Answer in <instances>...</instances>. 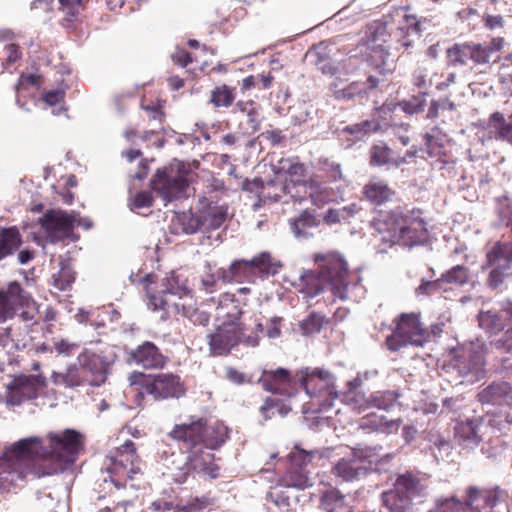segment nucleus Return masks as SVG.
Listing matches in <instances>:
<instances>
[{
	"instance_id": "f257e3e1",
	"label": "nucleus",
	"mask_w": 512,
	"mask_h": 512,
	"mask_svg": "<svg viewBox=\"0 0 512 512\" xmlns=\"http://www.w3.org/2000/svg\"><path fill=\"white\" fill-rule=\"evenodd\" d=\"M230 430L224 422H210L206 417L191 415L187 421L175 424L167 436L179 449V454L163 452L166 474L182 484L197 473L205 478L216 479L220 466L209 451L219 450L229 439Z\"/></svg>"
},
{
	"instance_id": "f03ea898",
	"label": "nucleus",
	"mask_w": 512,
	"mask_h": 512,
	"mask_svg": "<svg viewBox=\"0 0 512 512\" xmlns=\"http://www.w3.org/2000/svg\"><path fill=\"white\" fill-rule=\"evenodd\" d=\"M47 440L49 451L41 457L36 456V438L22 439L4 452L0 457V494L28 476L41 478L66 470L84 449V436L74 429L51 432Z\"/></svg>"
},
{
	"instance_id": "7ed1b4c3",
	"label": "nucleus",
	"mask_w": 512,
	"mask_h": 512,
	"mask_svg": "<svg viewBox=\"0 0 512 512\" xmlns=\"http://www.w3.org/2000/svg\"><path fill=\"white\" fill-rule=\"evenodd\" d=\"M365 62L368 67L367 78L363 83L367 93L377 89L385 82L394 68L388 62L387 31L384 25H369L366 32Z\"/></svg>"
},
{
	"instance_id": "20e7f679",
	"label": "nucleus",
	"mask_w": 512,
	"mask_h": 512,
	"mask_svg": "<svg viewBox=\"0 0 512 512\" xmlns=\"http://www.w3.org/2000/svg\"><path fill=\"white\" fill-rule=\"evenodd\" d=\"M315 262L319 265V277L326 282L332 294L341 300L351 298V291L360 285V277L348 269L347 262L335 252L316 255Z\"/></svg>"
},
{
	"instance_id": "39448f33",
	"label": "nucleus",
	"mask_w": 512,
	"mask_h": 512,
	"mask_svg": "<svg viewBox=\"0 0 512 512\" xmlns=\"http://www.w3.org/2000/svg\"><path fill=\"white\" fill-rule=\"evenodd\" d=\"M383 222L393 238L409 246L421 243L428 233L423 211L417 207L397 206L386 214Z\"/></svg>"
},
{
	"instance_id": "423d86ee",
	"label": "nucleus",
	"mask_w": 512,
	"mask_h": 512,
	"mask_svg": "<svg viewBox=\"0 0 512 512\" xmlns=\"http://www.w3.org/2000/svg\"><path fill=\"white\" fill-rule=\"evenodd\" d=\"M512 400V385L507 381L492 382L482 390V425L491 433L512 432V417L502 410L485 409V405L503 406Z\"/></svg>"
},
{
	"instance_id": "0eeeda50",
	"label": "nucleus",
	"mask_w": 512,
	"mask_h": 512,
	"mask_svg": "<svg viewBox=\"0 0 512 512\" xmlns=\"http://www.w3.org/2000/svg\"><path fill=\"white\" fill-rule=\"evenodd\" d=\"M241 310L228 314V320L219 325L216 330L208 335L209 350L212 356H226L239 344L250 347L259 345L258 335H246V327L240 321Z\"/></svg>"
},
{
	"instance_id": "6e6552de",
	"label": "nucleus",
	"mask_w": 512,
	"mask_h": 512,
	"mask_svg": "<svg viewBox=\"0 0 512 512\" xmlns=\"http://www.w3.org/2000/svg\"><path fill=\"white\" fill-rule=\"evenodd\" d=\"M428 494V479L421 473L407 471L398 475L394 488L382 494L384 506L390 512H406L415 498Z\"/></svg>"
},
{
	"instance_id": "1a4fd4ad",
	"label": "nucleus",
	"mask_w": 512,
	"mask_h": 512,
	"mask_svg": "<svg viewBox=\"0 0 512 512\" xmlns=\"http://www.w3.org/2000/svg\"><path fill=\"white\" fill-rule=\"evenodd\" d=\"M19 312L24 322L35 321L39 306L34 298L17 281L8 283L7 289H0V322H5Z\"/></svg>"
},
{
	"instance_id": "9d476101",
	"label": "nucleus",
	"mask_w": 512,
	"mask_h": 512,
	"mask_svg": "<svg viewBox=\"0 0 512 512\" xmlns=\"http://www.w3.org/2000/svg\"><path fill=\"white\" fill-rule=\"evenodd\" d=\"M382 446H357L340 458L332 468V474L351 482L366 474L381 457Z\"/></svg>"
},
{
	"instance_id": "9b49d317",
	"label": "nucleus",
	"mask_w": 512,
	"mask_h": 512,
	"mask_svg": "<svg viewBox=\"0 0 512 512\" xmlns=\"http://www.w3.org/2000/svg\"><path fill=\"white\" fill-rule=\"evenodd\" d=\"M141 460L136 453L135 444L127 440L115 452L106 457L105 470L110 474L111 482L119 489L124 488L128 480H132L141 472Z\"/></svg>"
},
{
	"instance_id": "f8f14e48",
	"label": "nucleus",
	"mask_w": 512,
	"mask_h": 512,
	"mask_svg": "<svg viewBox=\"0 0 512 512\" xmlns=\"http://www.w3.org/2000/svg\"><path fill=\"white\" fill-rule=\"evenodd\" d=\"M129 382L131 385H140L139 395H151L155 400L180 398L186 391L180 377L172 373L146 376L134 372L129 376Z\"/></svg>"
},
{
	"instance_id": "ddd939ff",
	"label": "nucleus",
	"mask_w": 512,
	"mask_h": 512,
	"mask_svg": "<svg viewBox=\"0 0 512 512\" xmlns=\"http://www.w3.org/2000/svg\"><path fill=\"white\" fill-rule=\"evenodd\" d=\"M482 329L492 348L512 356V303L500 312L482 311Z\"/></svg>"
},
{
	"instance_id": "4468645a",
	"label": "nucleus",
	"mask_w": 512,
	"mask_h": 512,
	"mask_svg": "<svg viewBox=\"0 0 512 512\" xmlns=\"http://www.w3.org/2000/svg\"><path fill=\"white\" fill-rule=\"evenodd\" d=\"M427 341L428 333L422 327L419 315L402 313L393 333L386 338V345L389 350L397 351L407 345L423 346Z\"/></svg>"
},
{
	"instance_id": "2eb2a0df",
	"label": "nucleus",
	"mask_w": 512,
	"mask_h": 512,
	"mask_svg": "<svg viewBox=\"0 0 512 512\" xmlns=\"http://www.w3.org/2000/svg\"><path fill=\"white\" fill-rule=\"evenodd\" d=\"M384 25L387 31V41L394 38L401 46L408 48L412 45L411 34L421 32L420 23L414 15L408 13V6L395 8L385 21H375L371 25Z\"/></svg>"
},
{
	"instance_id": "dca6fc26",
	"label": "nucleus",
	"mask_w": 512,
	"mask_h": 512,
	"mask_svg": "<svg viewBox=\"0 0 512 512\" xmlns=\"http://www.w3.org/2000/svg\"><path fill=\"white\" fill-rule=\"evenodd\" d=\"M150 186L152 191L163 200L170 202L185 194L189 182L186 173L174 170L172 167H164L156 171Z\"/></svg>"
},
{
	"instance_id": "f3484780",
	"label": "nucleus",
	"mask_w": 512,
	"mask_h": 512,
	"mask_svg": "<svg viewBox=\"0 0 512 512\" xmlns=\"http://www.w3.org/2000/svg\"><path fill=\"white\" fill-rule=\"evenodd\" d=\"M46 384L45 377L41 375L15 376L6 386V404L20 406L26 401L34 400Z\"/></svg>"
},
{
	"instance_id": "a211bd4d",
	"label": "nucleus",
	"mask_w": 512,
	"mask_h": 512,
	"mask_svg": "<svg viewBox=\"0 0 512 512\" xmlns=\"http://www.w3.org/2000/svg\"><path fill=\"white\" fill-rule=\"evenodd\" d=\"M38 222L52 243L63 241L73 233L76 212L68 213L61 209H50L39 218Z\"/></svg>"
},
{
	"instance_id": "6ab92c4d",
	"label": "nucleus",
	"mask_w": 512,
	"mask_h": 512,
	"mask_svg": "<svg viewBox=\"0 0 512 512\" xmlns=\"http://www.w3.org/2000/svg\"><path fill=\"white\" fill-rule=\"evenodd\" d=\"M293 188L292 183H285L278 177L264 182L261 178L253 180L246 179L243 182L242 188L245 191L256 194L263 202L273 201L277 202L283 200L285 189Z\"/></svg>"
},
{
	"instance_id": "aec40b11",
	"label": "nucleus",
	"mask_w": 512,
	"mask_h": 512,
	"mask_svg": "<svg viewBox=\"0 0 512 512\" xmlns=\"http://www.w3.org/2000/svg\"><path fill=\"white\" fill-rule=\"evenodd\" d=\"M258 382L265 391L273 394L291 397L295 391L294 378L285 368L263 370Z\"/></svg>"
},
{
	"instance_id": "412c9836",
	"label": "nucleus",
	"mask_w": 512,
	"mask_h": 512,
	"mask_svg": "<svg viewBox=\"0 0 512 512\" xmlns=\"http://www.w3.org/2000/svg\"><path fill=\"white\" fill-rule=\"evenodd\" d=\"M140 107L147 114V120L154 123V127L149 130H145L140 138L143 141H151L153 138V144L157 148L163 147L165 141L163 137H159L160 133L164 131L163 124L165 121L164 105L158 100L156 102H148L145 98L141 100Z\"/></svg>"
},
{
	"instance_id": "4be33fe9",
	"label": "nucleus",
	"mask_w": 512,
	"mask_h": 512,
	"mask_svg": "<svg viewBox=\"0 0 512 512\" xmlns=\"http://www.w3.org/2000/svg\"><path fill=\"white\" fill-rule=\"evenodd\" d=\"M128 361L144 369H162L168 362L160 348L151 341H144L128 353Z\"/></svg>"
},
{
	"instance_id": "5701e85b",
	"label": "nucleus",
	"mask_w": 512,
	"mask_h": 512,
	"mask_svg": "<svg viewBox=\"0 0 512 512\" xmlns=\"http://www.w3.org/2000/svg\"><path fill=\"white\" fill-rule=\"evenodd\" d=\"M79 362L90 386L98 387L106 381L108 364L101 356L86 352L80 355Z\"/></svg>"
},
{
	"instance_id": "b1692460",
	"label": "nucleus",
	"mask_w": 512,
	"mask_h": 512,
	"mask_svg": "<svg viewBox=\"0 0 512 512\" xmlns=\"http://www.w3.org/2000/svg\"><path fill=\"white\" fill-rule=\"evenodd\" d=\"M418 150L415 147L407 150L404 157L396 154L390 147L385 143L381 142L375 144L370 149V165L371 166H384L394 165L400 166L407 161V158H414L417 155Z\"/></svg>"
},
{
	"instance_id": "393cba45",
	"label": "nucleus",
	"mask_w": 512,
	"mask_h": 512,
	"mask_svg": "<svg viewBox=\"0 0 512 512\" xmlns=\"http://www.w3.org/2000/svg\"><path fill=\"white\" fill-rule=\"evenodd\" d=\"M448 63L452 66L478 64L480 62V44L455 43L446 51Z\"/></svg>"
},
{
	"instance_id": "a878e982",
	"label": "nucleus",
	"mask_w": 512,
	"mask_h": 512,
	"mask_svg": "<svg viewBox=\"0 0 512 512\" xmlns=\"http://www.w3.org/2000/svg\"><path fill=\"white\" fill-rule=\"evenodd\" d=\"M300 374L301 377L298 381L310 396H315L325 390L332 380V375L329 371L319 368L313 370L306 368Z\"/></svg>"
},
{
	"instance_id": "bb28decb",
	"label": "nucleus",
	"mask_w": 512,
	"mask_h": 512,
	"mask_svg": "<svg viewBox=\"0 0 512 512\" xmlns=\"http://www.w3.org/2000/svg\"><path fill=\"white\" fill-rule=\"evenodd\" d=\"M479 495V489L476 486H470L466 490L464 501H460L456 497L438 500L436 512H478L473 504Z\"/></svg>"
},
{
	"instance_id": "cd10ccee",
	"label": "nucleus",
	"mask_w": 512,
	"mask_h": 512,
	"mask_svg": "<svg viewBox=\"0 0 512 512\" xmlns=\"http://www.w3.org/2000/svg\"><path fill=\"white\" fill-rule=\"evenodd\" d=\"M364 198L371 204L380 206L391 201L396 191L383 180H370L362 190Z\"/></svg>"
},
{
	"instance_id": "c85d7f7f",
	"label": "nucleus",
	"mask_w": 512,
	"mask_h": 512,
	"mask_svg": "<svg viewBox=\"0 0 512 512\" xmlns=\"http://www.w3.org/2000/svg\"><path fill=\"white\" fill-rule=\"evenodd\" d=\"M224 282H254L256 279L251 260H235L228 270H223L219 275Z\"/></svg>"
},
{
	"instance_id": "c756f323",
	"label": "nucleus",
	"mask_w": 512,
	"mask_h": 512,
	"mask_svg": "<svg viewBox=\"0 0 512 512\" xmlns=\"http://www.w3.org/2000/svg\"><path fill=\"white\" fill-rule=\"evenodd\" d=\"M482 512H508V492L498 486L482 489Z\"/></svg>"
},
{
	"instance_id": "7c9ffc66",
	"label": "nucleus",
	"mask_w": 512,
	"mask_h": 512,
	"mask_svg": "<svg viewBox=\"0 0 512 512\" xmlns=\"http://www.w3.org/2000/svg\"><path fill=\"white\" fill-rule=\"evenodd\" d=\"M320 512H353L346 497L338 489L331 488L323 492L319 500Z\"/></svg>"
},
{
	"instance_id": "2f4dec72",
	"label": "nucleus",
	"mask_w": 512,
	"mask_h": 512,
	"mask_svg": "<svg viewBox=\"0 0 512 512\" xmlns=\"http://www.w3.org/2000/svg\"><path fill=\"white\" fill-rule=\"evenodd\" d=\"M88 0H58L59 11L63 14L61 25L67 29L75 27L80 22L81 14Z\"/></svg>"
},
{
	"instance_id": "473e14b6",
	"label": "nucleus",
	"mask_w": 512,
	"mask_h": 512,
	"mask_svg": "<svg viewBox=\"0 0 512 512\" xmlns=\"http://www.w3.org/2000/svg\"><path fill=\"white\" fill-rule=\"evenodd\" d=\"M320 224L314 210L305 209L294 218L289 220L291 231L297 237H308L310 235L309 229L315 228Z\"/></svg>"
},
{
	"instance_id": "72a5a7b5",
	"label": "nucleus",
	"mask_w": 512,
	"mask_h": 512,
	"mask_svg": "<svg viewBox=\"0 0 512 512\" xmlns=\"http://www.w3.org/2000/svg\"><path fill=\"white\" fill-rule=\"evenodd\" d=\"M22 244V236L16 227L0 229V261L12 255Z\"/></svg>"
},
{
	"instance_id": "f704fd0d",
	"label": "nucleus",
	"mask_w": 512,
	"mask_h": 512,
	"mask_svg": "<svg viewBox=\"0 0 512 512\" xmlns=\"http://www.w3.org/2000/svg\"><path fill=\"white\" fill-rule=\"evenodd\" d=\"M398 398L399 394L395 391H376L358 407L359 409L377 408L388 411L395 405Z\"/></svg>"
},
{
	"instance_id": "c9c22d12",
	"label": "nucleus",
	"mask_w": 512,
	"mask_h": 512,
	"mask_svg": "<svg viewBox=\"0 0 512 512\" xmlns=\"http://www.w3.org/2000/svg\"><path fill=\"white\" fill-rule=\"evenodd\" d=\"M76 279V273L71 264L61 259L59 261V270L52 274L51 285L58 291H67L71 289Z\"/></svg>"
},
{
	"instance_id": "e433bc0d",
	"label": "nucleus",
	"mask_w": 512,
	"mask_h": 512,
	"mask_svg": "<svg viewBox=\"0 0 512 512\" xmlns=\"http://www.w3.org/2000/svg\"><path fill=\"white\" fill-rule=\"evenodd\" d=\"M400 422V419L387 420L384 416L369 414L361 419L359 428L368 431L392 432L398 430Z\"/></svg>"
},
{
	"instance_id": "4c0bfd02",
	"label": "nucleus",
	"mask_w": 512,
	"mask_h": 512,
	"mask_svg": "<svg viewBox=\"0 0 512 512\" xmlns=\"http://www.w3.org/2000/svg\"><path fill=\"white\" fill-rule=\"evenodd\" d=\"M279 486L305 489L311 486V482L306 469L289 466L286 473L279 479Z\"/></svg>"
},
{
	"instance_id": "58836bf2",
	"label": "nucleus",
	"mask_w": 512,
	"mask_h": 512,
	"mask_svg": "<svg viewBox=\"0 0 512 512\" xmlns=\"http://www.w3.org/2000/svg\"><path fill=\"white\" fill-rule=\"evenodd\" d=\"M239 111L247 116V129L256 133L261 126L260 106L253 100H240L235 105V112Z\"/></svg>"
},
{
	"instance_id": "ea45409f",
	"label": "nucleus",
	"mask_w": 512,
	"mask_h": 512,
	"mask_svg": "<svg viewBox=\"0 0 512 512\" xmlns=\"http://www.w3.org/2000/svg\"><path fill=\"white\" fill-rule=\"evenodd\" d=\"M318 172L325 183H336L345 180L341 164L329 158L318 160Z\"/></svg>"
},
{
	"instance_id": "a19ab883",
	"label": "nucleus",
	"mask_w": 512,
	"mask_h": 512,
	"mask_svg": "<svg viewBox=\"0 0 512 512\" xmlns=\"http://www.w3.org/2000/svg\"><path fill=\"white\" fill-rule=\"evenodd\" d=\"M478 420L467 419L457 423L455 426V438L459 444L468 446L469 444H478L477 431H478Z\"/></svg>"
},
{
	"instance_id": "79ce46f5",
	"label": "nucleus",
	"mask_w": 512,
	"mask_h": 512,
	"mask_svg": "<svg viewBox=\"0 0 512 512\" xmlns=\"http://www.w3.org/2000/svg\"><path fill=\"white\" fill-rule=\"evenodd\" d=\"M488 128L492 129L491 133H494L496 138L512 144V116L506 121L502 113L494 112L489 118Z\"/></svg>"
},
{
	"instance_id": "37998d69",
	"label": "nucleus",
	"mask_w": 512,
	"mask_h": 512,
	"mask_svg": "<svg viewBox=\"0 0 512 512\" xmlns=\"http://www.w3.org/2000/svg\"><path fill=\"white\" fill-rule=\"evenodd\" d=\"M236 99V88L222 84L214 87L210 92L209 102L215 108H229Z\"/></svg>"
},
{
	"instance_id": "c03bdc74",
	"label": "nucleus",
	"mask_w": 512,
	"mask_h": 512,
	"mask_svg": "<svg viewBox=\"0 0 512 512\" xmlns=\"http://www.w3.org/2000/svg\"><path fill=\"white\" fill-rule=\"evenodd\" d=\"M256 278L274 275L278 272L280 264L268 252H262L251 259Z\"/></svg>"
},
{
	"instance_id": "a18cd8bd",
	"label": "nucleus",
	"mask_w": 512,
	"mask_h": 512,
	"mask_svg": "<svg viewBox=\"0 0 512 512\" xmlns=\"http://www.w3.org/2000/svg\"><path fill=\"white\" fill-rule=\"evenodd\" d=\"M56 384H62L68 388L89 385V380L82 371L81 367H69L64 374H58L54 378Z\"/></svg>"
},
{
	"instance_id": "49530a36",
	"label": "nucleus",
	"mask_w": 512,
	"mask_h": 512,
	"mask_svg": "<svg viewBox=\"0 0 512 512\" xmlns=\"http://www.w3.org/2000/svg\"><path fill=\"white\" fill-rule=\"evenodd\" d=\"M279 169L285 171L290 176V180L297 181L299 184H302L303 178L307 174L306 165L299 162L297 158L281 159L279 161Z\"/></svg>"
},
{
	"instance_id": "de8ad7c7",
	"label": "nucleus",
	"mask_w": 512,
	"mask_h": 512,
	"mask_svg": "<svg viewBox=\"0 0 512 512\" xmlns=\"http://www.w3.org/2000/svg\"><path fill=\"white\" fill-rule=\"evenodd\" d=\"M379 129V124L375 121L364 120L360 123L348 125L343 128V133L352 136L353 140H362L372 132Z\"/></svg>"
},
{
	"instance_id": "09e8293b",
	"label": "nucleus",
	"mask_w": 512,
	"mask_h": 512,
	"mask_svg": "<svg viewBox=\"0 0 512 512\" xmlns=\"http://www.w3.org/2000/svg\"><path fill=\"white\" fill-rule=\"evenodd\" d=\"M441 285L443 283L454 284V285H463L468 282L469 273L466 267L457 265L452 267L449 271L442 275Z\"/></svg>"
},
{
	"instance_id": "8fccbe9b",
	"label": "nucleus",
	"mask_w": 512,
	"mask_h": 512,
	"mask_svg": "<svg viewBox=\"0 0 512 512\" xmlns=\"http://www.w3.org/2000/svg\"><path fill=\"white\" fill-rule=\"evenodd\" d=\"M325 322L326 318L323 315L316 312L310 313L307 318L300 323L302 334L311 335L320 332Z\"/></svg>"
},
{
	"instance_id": "3c124183",
	"label": "nucleus",
	"mask_w": 512,
	"mask_h": 512,
	"mask_svg": "<svg viewBox=\"0 0 512 512\" xmlns=\"http://www.w3.org/2000/svg\"><path fill=\"white\" fill-rule=\"evenodd\" d=\"M227 218V208L219 206L210 209L205 217V223L210 229H218Z\"/></svg>"
},
{
	"instance_id": "603ef678",
	"label": "nucleus",
	"mask_w": 512,
	"mask_h": 512,
	"mask_svg": "<svg viewBox=\"0 0 512 512\" xmlns=\"http://www.w3.org/2000/svg\"><path fill=\"white\" fill-rule=\"evenodd\" d=\"M309 198L312 204L318 208H322L334 199L332 188L323 186L320 190L309 193Z\"/></svg>"
},
{
	"instance_id": "864d4df0",
	"label": "nucleus",
	"mask_w": 512,
	"mask_h": 512,
	"mask_svg": "<svg viewBox=\"0 0 512 512\" xmlns=\"http://www.w3.org/2000/svg\"><path fill=\"white\" fill-rule=\"evenodd\" d=\"M312 456V452H306L297 448L289 456V466L306 469V466L311 462Z\"/></svg>"
},
{
	"instance_id": "5fc2aeb1",
	"label": "nucleus",
	"mask_w": 512,
	"mask_h": 512,
	"mask_svg": "<svg viewBox=\"0 0 512 512\" xmlns=\"http://www.w3.org/2000/svg\"><path fill=\"white\" fill-rule=\"evenodd\" d=\"M367 94L364 84L359 81H354L347 85L345 88L337 92V98L340 99H353L356 96Z\"/></svg>"
},
{
	"instance_id": "6e6d98bb",
	"label": "nucleus",
	"mask_w": 512,
	"mask_h": 512,
	"mask_svg": "<svg viewBox=\"0 0 512 512\" xmlns=\"http://www.w3.org/2000/svg\"><path fill=\"white\" fill-rule=\"evenodd\" d=\"M505 452V446L499 437L492 440L487 448L482 447V454H486L487 458L500 461Z\"/></svg>"
},
{
	"instance_id": "4d7b16f0",
	"label": "nucleus",
	"mask_w": 512,
	"mask_h": 512,
	"mask_svg": "<svg viewBox=\"0 0 512 512\" xmlns=\"http://www.w3.org/2000/svg\"><path fill=\"white\" fill-rule=\"evenodd\" d=\"M5 65L12 67L22 60V50L19 45L11 43L5 46Z\"/></svg>"
},
{
	"instance_id": "13d9d810",
	"label": "nucleus",
	"mask_w": 512,
	"mask_h": 512,
	"mask_svg": "<svg viewBox=\"0 0 512 512\" xmlns=\"http://www.w3.org/2000/svg\"><path fill=\"white\" fill-rule=\"evenodd\" d=\"M498 10L497 7L491 8L489 6L486 7L484 26L489 30H495L497 28H502L504 25V19L501 15H494L493 12Z\"/></svg>"
},
{
	"instance_id": "bf43d9fd",
	"label": "nucleus",
	"mask_w": 512,
	"mask_h": 512,
	"mask_svg": "<svg viewBox=\"0 0 512 512\" xmlns=\"http://www.w3.org/2000/svg\"><path fill=\"white\" fill-rule=\"evenodd\" d=\"M424 139L427 154L430 157H438L442 162H447L446 159H443V156H446V154L442 153V147L437 145L434 136L429 133H426L424 135Z\"/></svg>"
},
{
	"instance_id": "052dcab7",
	"label": "nucleus",
	"mask_w": 512,
	"mask_h": 512,
	"mask_svg": "<svg viewBox=\"0 0 512 512\" xmlns=\"http://www.w3.org/2000/svg\"><path fill=\"white\" fill-rule=\"evenodd\" d=\"M503 44L504 39L502 37H496L491 40L487 47H482V64L490 62L492 55L499 52L502 49Z\"/></svg>"
},
{
	"instance_id": "680f3d73",
	"label": "nucleus",
	"mask_w": 512,
	"mask_h": 512,
	"mask_svg": "<svg viewBox=\"0 0 512 512\" xmlns=\"http://www.w3.org/2000/svg\"><path fill=\"white\" fill-rule=\"evenodd\" d=\"M225 375L230 382L237 385L249 384L252 382L251 377L231 366L225 368Z\"/></svg>"
},
{
	"instance_id": "e2e57ef3",
	"label": "nucleus",
	"mask_w": 512,
	"mask_h": 512,
	"mask_svg": "<svg viewBox=\"0 0 512 512\" xmlns=\"http://www.w3.org/2000/svg\"><path fill=\"white\" fill-rule=\"evenodd\" d=\"M277 408L281 415H286L288 409L284 405H279L278 401L273 398H266L260 410L266 419L271 418L270 412L273 414V410Z\"/></svg>"
},
{
	"instance_id": "0e129e2a",
	"label": "nucleus",
	"mask_w": 512,
	"mask_h": 512,
	"mask_svg": "<svg viewBox=\"0 0 512 512\" xmlns=\"http://www.w3.org/2000/svg\"><path fill=\"white\" fill-rule=\"evenodd\" d=\"M285 183H292L294 187H289V189H285L283 202L288 203L291 200L293 202L301 203L305 199V197L301 195L299 192L300 188H302V185L299 184L297 181L287 179H285Z\"/></svg>"
},
{
	"instance_id": "69168bd1",
	"label": "nucleus",
	"mask_w": 512,
	"mask_h": 512,
	"mask_svg": "<svg viewBox=\"0 0 512 512\" xmlns=\"http://www.w3.org/2000/svg\"><path fill=\"white\" fill-rule=\"evenodd\" d=\"M154 198L152 194L148 191H141L137 193L133 200L132 205L134 208L140 209V208H148L153 205Z\"/></svg>"
},
{
	"instance_id": "338daca9",
	"label": "nucleus",
	"mask_w": 512,
	"mask_h": 512,
	"mask_svg": "<svg viewBox=\"0 0 512 512\" xmlns=\"http://www.w3.org/2000/svg\"><path fill=\"white\" fill-rule=\"evenodd\" d=\"M171 58L175 64L181 67H187L189 64L193 62V57L191 53L179 47L176 48V50L172 53Z\"/></svg>"
},
{
	"instance_id": "774afa93",
	"label": "nucleus",
	"mask_w": 512,
	"mask_h": 512,
	"mask_svg": "<svg viewBox=\"0 0 512 512\" xmlns=\"http://www.w3.org/2000/svg\"><path fill=\"white\" fill-rule=\"evenodd\" d=\"M65 91L62 89H55L47 91L43 94V101L49 106H55L64 101Z\"/></svg>"
}]
</instances>
